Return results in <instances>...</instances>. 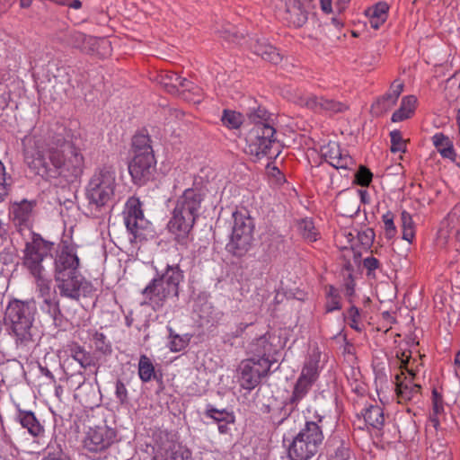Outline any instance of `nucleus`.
Segmentation results:
<instances>
[{
	"label": "nucleus",
	"instance_id": "1",
	"mask_svg": "<svg viewBox=\"0 0 460 460\" xmlns=\"http://www.w3.org/2000/svg\"><path fill=\"white\" fill-rule=\"evenodd\" d=\"M22 143L24 162L42 178L62 177L67 182H74L83 174L84 156L62 132L49 133L47 138L26 136Z\"/></svg>",
	"mask_w": 460,
	"mask_h": 460
},
{
	"label": "nucleus",
	"instance_id": "2",
	"mask_svg": "<svg viewBox=\"0 0 460 460\" xmlns=\"http://www.w3.org/2000/svg\"><path fill=\"white\" fill-rule=\"evenodd\" d=\"M54 243L45 240L40 234L31 233V241L25 243L22 251V265L34 277L36 288L43 298V309L56 321L61 315L58 301L51 299V279L48 269L52 264Z\"/></svg>",
	"mask_w": 460,
	"mask_h": 460
},
{
	"label": "nucleus",
	"instance_id": "3",
	"mask_svg": "<svg viewBox=\"0 0 460 460\" xmlns=\"http://www.w3.org/2000/svg\"><path fill=\"white\" fill-rule=\"evenodd\" d=\"M314 419L306 420L298 411L292 410L279 421V425L291 427L295 424L300 427L288 447V456L290 460H310L318 453L324 439L322 424L323 417L316 415Z\"/></svg>",
	"mask_w": 460,
	"mask_h": 460
},
{
	"label": "nucleus",
	"instance_id": "4",
	"mask_svg": "<svg viewBox=\"0 0 460 460\" xmlns=\"http://www.w3.org/2000/svg\"><path fill=\"white\" fill-rule=\"evenodd\" d=\"M155 277L142 290L145 301L153 310L162 309L168 300L178 298L179 286L184 275L179 264L159 263L155 265Z\"/></svg>",
	"mask_w": 460,
	"mask_h": 460
},
{
	"label": "nucleus",
	"instance_id": "5",
	"mask_svg": "<svg viewBox=\"0 0 460 460\" xmlns=\"http://www.w3.org/2000/svg\"><path fill=\"white\" fill-rule=\"evenodd\" d=\"M116 188V172L111 166L97 169L91 177L85 191V214L100 218L111 212Z\"/></svg>",
	"mask_w": 460,
	"mask_h": 460
},
{
	"label": "nucleus",
	"instance_id": "6",
	"mask_svg": "<svg viewBox=\"0 0 460 460\" xmlns=\"http://www.w3.org/2000/svg\"><path fill=\"white\" fill-rule=\"evenodd\" d=\"M36 313L37 304L34 299L13 298L9 301L5 308L4 322L18 347L27 346L33 341V323Z\"/></svg>",
	"mask_w": 460,
	"mask_h": 460
},
{
	"label": "nucleus",
	"instance_id": "7",
	"mask_svg": "<svg viewBox=\"0 0 460 460\" xmlns=\"http://www.w3.org/2000/svg\"><path fill=\"white\" fill-rule=\"evenodd\" d=\"M204 192L198 188L186 189L177 199L172 216L168 222L169 231L180 240H186L199 217Z\"/></svg>",
	"mask_w": 460,
	"mask_h": 460
},
{
	"label": "nucleus",
	"instance_id": "8",
	"mask_svg": "<svg viewBox=\"0 0 460 460\" xmlns=\"http://www.w3.org/2000/svg\"><path fill=\"white\" fill-rule=\"evenodd\" d=\"M233 217V231L226 248L232 255L241 258L252 247L254 223L247 211H236Z\"/></svg>",
	"mask_w": 460,
	"mask_h": 460
},
{
	"label": "nucleus",
	"instance_id": "9",
	"mask_svg": "<svg viewBox=\"0 0 460 460\" xmlns=\"http://www.w3.org/2000/svg\"><path fill=\"white\" fill-rule=\"evenodd\" d=\"M56 288L60 296L71 300L79 301L81 296L90 297L93 295L95 288L93 284L86 280L80 272L54 277Z\"/></svg>",
	"mask_w": 460,
	"mask_h": 460
},
{
	"label": "nucleus",
	"instance_id": "10",
	"mask_svg": "<svg viewBox=\"0 0 460 460\" xmlns=\"http://www.w3.org/2000/svg\"><path fill=\"white\" fill-rule=\"evenodd\" d=\"M275 134L273 126H252L245 137V152L258 158L270 155V148L277 141Z\"/></svg>",
	"mask_w": 460,
	"mask_h": 460
},
{
	"label": "nucleus",
	"instance_id": "11",
	"mask_svg": "<svg viewBox=\"0 0 460 460\" xmlns=\"http://www.w3.org/2000/svg\"><path fill=\"white\" fill-rule=\"evenodd\" d=\"M117 442V432L107 425L90 429L84 439V448L92 454H100L99 458L106 457L107 451Z\"/></svg>",
	"mask_w": 460,
	"mask_h": 460
},
{
	"label": "nucleus",
	"instance_id": "12",
	"mask_svg": "<svg viewBox=\"0 0 460 460\" xmlns=\"http://www.w3.org/2000/svg\"><path fill=\"white\" fill-rule=\"evenodd\" d=\"M270 364L266 359L247 358L243 360L239 366L240 385L248 391L254 389L262 377L268 376L270 371Z\"/></svg>",
	"mask_w": 460,
	"mask_h": 460
},
{
	"label": "nucleus",
	"instance_id": "13",
	"mask_svg": "<svg viewBox=\"0 0 460 460\" xmlns=\"http://www.w3.org/2000/svg\"><path fill=\"white\" fill-rule=\"evenodd\" d=\"M156 161L154 154L135 155L128 164V172L132 181L138 186H143L155 179Z\"/></svg>",
	"mask_w": 460,
	"mask_h": 460
},
{
	"label": "nucleus",
	"instance_id": "14",
	"mask_svg": "<svg viewBox=\"0 0 460 460\" xmlns=\"http://www.w3.org/2000/svg\"><path fill=\"white\" fill-rule=\"evenodd\" d=\"M56 252L52 262L54 263V277L79 273L78 268L80 260L74 248L68 244H63L56 248L52 252Z\"/></svg>",
	"mask_w": 460,
	"mask_h": 460
},
{
	"label": "nucleus",
	"instance_id": "15",
	"mask_svg": "<svg viewBox=\"0 0 460 460\" xmlns=\"http://www.w3.org/2000/svg\"><path fill=\"white\" fill-rule=\"evenodd\" d=\"M276 340L277 337L270 332L253 340L249 345V351L252 355L251 358H255V361L266 359L271 367L277 362L275 355L279 351L278 344L274 343Z\"/></svg>",
	"mask_w": 460,
	"mask_h": 460
},
{
	"label": "nucleus",
	"instance_id": "16",
	"mask_svg": "<svg viewBox=\"0 0 460 460\" xmlns=\"http://www.w3.org/2000/svg\"><path fill=\"white\" fill-rule=\"evenodd\" d=\"M284 4L283 19L295 28L305 24L309 15L310 0H280Z\"/></svg>",
	"mask_w": 460,
	"mask_h": 460
},
{
	"label": "nucleus",
	"instance_id": "17",
	"mask_svg": "<svg viewBox=\"0 0 460 460\" xmlns=\"http://www.w3.org/2000/svg\"><path fill=\"white\" fill-rule=\"evenodd\" d=\"M141 207L140 200L132 197L127 201L124 212L125 225L135 239L140 236L139 230L145 229L147 225Z\"/></svg>",
	"mask_w": 460,
	"mask_h": 460
},
{
	"label": "nucleus",
	"instance_id": "18",
	"mask_svg": "<svg viewBox=\"0 0 460 460\" xmlns=\"http://www.w3.org/2000/svg\"><path fill=\"white\" fill-rule=\"evenodd\" d=\"M403 87L404 84L402 82L394 80L390 86L389 92L378 98L376 102L372 104V112L376 116H380L390 111L396 104Z\"/></svg>",
	"mask_w": 460,
	"mask_h": 460
},
{
	"label": "nucleus",
	"instance_id": "19",
	"mask_svg": "<svg viewBox=\"0 0 460 460\" xmlns=\"http://www.w3.org/2000/svg\"><path fill=\"white\" fill-rule=\"evenodd\" d=\"M36 206L35 200L22 199L12 206V219L16 229L21 233L23 228H29L32 211Z\"/></svg>",
	"mask_w": 460,
	"mask_h": 460
},
{
	"label": "nucleus",
	"instance_id": "20",
	"mask_svg": "<svg viewBox=\"0 0 460 460\" xmlns=\"http://www.w3.org/2000/svg\"><path fill=\"white\" fill-rule=\"evenodd\" d=\"M252 49L255 55L274 65L280 63L283 58L279 50L266 40H257L252 46Z\"/></svg>",
	"mask_w": 460,
	"mask_h": 460
},
{
	"label": "nucleus",
	"instance_id": "21",
	"mask_svg": "<svg viewBox=\"0 0 460 460\" xmlns=\"http://www.w3.org/2000/svg\"><path fill=\"white\" fill-rule=\"evenodd\" d=\"M66 352L84 369L96 365L93 354L77 342L73 341L68 343L66 348Z\"/></svg>",
	"mask_w": 460,
	"mask_h": 460
},
{
	"label": "nucleus",
	"instance_id": "22",
	"mask_svg": "<svg viewBox=\"0 0 460 460\" xmlns=\"http://www.w3.org/2000/svg\"><path fill=\"white\" fill-rule=\"evenodd\" d=\"M70 76L65 67H56L55 71L49 74V84L53 93L61 97L66 93V87L69 85Z\"/></svg>",
	"mask_w": 460,
	"mask_h": 460
},
{
	"label": "nucleus",
	"instance_id": "23",
	"mask_svg": "<svg viewBox=\"0 0 460 460\" xmlns=\"http://www.w3.org/2000/svg\"><path fill=\"white\" fill-rule=\"evenodd\" d=\"M85 54L105 58L111 54V42L105 38L91 37L87 42Z\"/></svg>",
	"mask_w": 460,
	"mask_h": 460
},
{
	"label": "nucleus",
	"instance_id": "24",
	"mask_svg": "<svg viewBox=\"0 0 460 460\" xmlns=\"http://www.w3.org/2000/svg\"><path fill=\"white\" fill-rule=\"evenodd\" d=\"M245 116L250 123L253 126H273L271 114L261 105H255L248 108L245 112Z\"/></svg>",
	"mask_w": 460,
	"mask_h": 460
},
{
	"label": "nucleus",
	"instance_id": "25",
	"mask_svg": "<svg viewBox=\"0 0 460 460\" xmlns=\"http://www.w3.org/2000/svg\"><path fill=\"white\" fill-rule=\"evenodd\" d=\"M432 142L442 157L448 158L452 161L456 160V154L454 149L453 142L448 137L443 133H437L432 137Z\"/></svg>",
	"mask_w": 460,
	"mask_h": 460
},
{
	"label": "nucleus",
	"instance_id": "26",
	"mask_svg": "<svg viewBox=\"0 0 460 460\" xmlns=\"http://www.w3.org/2000/svg\"><path fill=\"white\" fill-rule=\"evenodd\" d=\"M18 420L22 428L27 429L29 433L33 437H37L43 432V427L32 411H19Z\"/></svg>",
	"mask_w": 460,
	"mask_h": 460
},
{
	"label": "nucleus",
	"instance_id": "27",
	"mask_svg": "<svg viewBox=\"0 0 460 460\" xmlns=\"http://www.w3.org/2000/svg\"><path fill=\"white\" fill-rule=\"evenodd\" d=\"M417 99L413 95H408L402 98L400 108L392 115L393 122L402 121L409 119L414 112Z\"/></svg>",
	"mask_w": 460,
	"mask_h": 460
},
{
	"label": "nucleus",
	"instance_id": "28",
	"mask_svg": "<svg viewBox=\"0 0 460 460\" xmlns=\"http://www.w3.org/2000/svg\"><path fill=\"white\" fill-rule=\"evenodd\" d=\"M138 376L139 378L144 382H149L152 378L157 380L161 385L162 375L160 377L157 376L155 367L151 361V359L146 355H141L138 362Z\"/></svg>",
	"mask_w": 460,
	"mask_h": 460
},
{
	"label": "nucleus",
	"instance_id": "29",
	"mask_svg": "<svg viewBox=\"0 0 460 460\" xmlns=\"http://www.w3.org/2000/svg\"><path fill=\"white\" fill-rule=\"evenodd\" d=\"M365 422L377 429H381L385 423L383 409L378 405H369L363 413Z\"/></svg>",
	"mask_w": 460,
	"mask_h": 460
},
{
	"label": "nucleus",
	"instance_id": "30",
	"mask_svg": "<svg viewBox=\"0 0 460 460\" xmlns=\"http://www.w3.org/2000/svg\"><path fill=\"white\" fill-rule=\"evenodd\" d=\"M445 96L451 105L460 102V71L447 80Z\"/></svg>",
	"mask_w": 460,
	"mask_h": 460
},
{
	"label": "nucleus",
	"instance_id": "31",
	"mask_svg": "<svg viewBox=\"0 0 460 460\" xmlns=\"http://www.w3.org/2000/svg\"><path fill=\"white\" fill-rule=\"evenodd\" d=\"M181 81L179 83L178 93H181L189 102H200V89L186 78L181 77Z\"/></svg>",
	"mask_w": 460,
	"mask_h": 460
},
{
	"label": "nucleus",
	"instance_id": "32",
	"mask_svg": "<svg viewBox=\"0 0 460 460\" xmlns=\"http://www.w3.org/2000/svg\"><path fill=\"white\" fill-rule=\"evenodd\" d=\"M421 386L417 384L398 383L396 385V394L399 399V402H408L413 400L420 393Z\"/></svg>",
	"mask_w": 460,
	"mask_h": 460
},
{
	"label": "nucleus",
	"instance_id": "33",
	"mask_svg": "<svg viewBox=\"0 0 460 460\" xmlns=\"http://www.w3.org/2000/svg\"><path fill=\"white\" fill-rule=\"evenodd\" d=\"M312 384L308 383L307 381H303L301 379H297L292 395L288 399V402H287V405H290L291 408L289 411L292 410L294 411H296V407L299 403V402L305 396V394L308 393L310 388L312 387Z\"/></svg>",
	"mask_w": 460,
	"mask_h": 460
},
{
	"label": "nucleus",
	"instance_id": "34",
	"mask_svg": "<svg viewBox=\"0 0 460 460\" xmlns=\"http://www.w3.org/2000/svg\"><path fill=\"white\" fill-rule=\"evenodd\" d=\"M180 82H182L181 77L174 72H166L159 75V83L172 94L179 93Z\"/></svg>",
	"mask_w": 460,
	"mask_h": 460
},
{
	"label": "nucleus",
	"instance_id": "35",
	"mask_svg": "<svg viewBox=\"0 0 460 460\" xmlns=\"http://www.w3.org/2000/svg\"><path fill=\"white\" fill-rule=\"evenodd\" d=\"M204 414L217 423L223 421L234 422V416L233 412L228 411L226 409L218 410L210 404L207 405Z\"/></svg>",
	"mask_w": 460,
	"mask_h": 460
},
{
	"label": "nucleus",
	"instance_id": "36",
	"mask_svg": "<svg viewBox=\"0 0 460 460\" xmlns=\"http://www.w3.org/2000/svg\"><path fill=\"white\" fill-rule=\"evenodd\" d=\"M318 359L309 358L305 364L298 378L313 385L318 378Z\"/></svg>",
	"mask_w": 460,
	"mask_h": 460
},
{
	"label": "nucleus",
	"instance_id": "37",
	"mask_svg": "<svg viewBox=\"0 0 460 460\" xmlns=\"http://www.w3.org/2000/svg\"><path fill=\"white\" fill-rule=\"evenodd\" d=\"M46 451V456L42 460H71L57 439L48 445Z\"/></svg>",
	"mask_w": 460,
	"mask_h": 460
},
{
	"label": "nucleus",
	"instance_id": "38",
	"mask_svg": "<svg viewBox=\"0 0 460 460\" xmlns=\"http://www.w3.org/2000/svg\"><path fill=\"white\" fill-rule=\"evenodd\" d=\"M151 140L147 135L137 134L133 137L132 146L134 148L135 155L137 154H154L151 146Z\"/></svg>",
	"mask_w": 460,
	"mask_h": 460
},
{
	"label": "nucleus",
	"instance_id": "39",
	"mask_svg": "<svg viewBox=\"0 0 460 460\" xmlns=\"http://www.w3.org/2000/svg\"><path fill=\"white\" fill-rule=\"evenodd\" d=\"M169 332V348L172 351L179 352L184 349L190 341V337L189 335H179L176 334L172 328H168Z\"/></svg>",
	"mask_w": 460,
	"mask_h": 460
},
{
	"label": "nucleus",
	"instance_id": "40",
	"mask_svg": "<svg viewBox=\"0 0 460 460\" xmlns=\"http://www.w3.org/2000/svg\"><path fill=\"white\" fill-rule=\"evenodd\" d=\"M91 36H87L80 31H71L67 34V43L75 49H80L83 53L86 52L87 42Z\"/></svg>",
	"mask_w": 460,
	"mask_h": 460
},
{
	"label": "nucleus",
	"instance_id": "41",
	"mask_svg": "<svg viewBox=\"0 0 460 460\" xmlns=\"http://www.w3.org/2000/svg\"><path fill=\"white\" fill-rule=\"evenodd\" d=\"M221 120L224 126L235 129L243 124V116L234 111L224 110Z\"/></svg>",
	"mask_w": 460,
	"mask_h": 460
},
{
	"label": "nucleus",
	"instance_id": "42",
	"mask_svg": "<svg viewBox=\"0 0 460 460\" xmlns=\"http://www.w3.org/2000/svg\"><path fill=\"white\" fill-rule=\"evenodd\" d=\"M401 220L402 227V239L411 243L415 235L414 223L411 216L407 211H402L401 214Z\"/></svg>",
	"mask_w": 460,
	"mask_h": 460
},
{
	"label": "nucleus",
	"instance_id": "43",
	"mask_svg": "<svg viewBox=\"0 0 460 460\" xmlns=\"http://www.w3.org/2000/svg\"><path fill=\"white\" fill-rule=\"evenodd\" d=\"M93 341L97 351L102 353L103 355L111 354V345L107 341L106 336L102 332H95L93 335Z\"/></svg>",
	"mask_w": 460,
	"mask_h": 460
},
{
	"label": "nucleus",
	"instance_id": "44",
	"mask_svg": "<svg viewBox=\"0 0 460 460\" xmlns=\"http://www.w3.org/2000/svg\"><path fill=\"white\" fill-rule=\"evenodd\" d=\"M298 229L305 239L310 242L316 241L317 233L312 220L303 219L298 224Z\"/></svg>",
	"mask_w": 460,
	"mask_h": 460
},
{
	"label": "nucleus",
	"instance_id": "45",
	"mask_svg": "<svg viewBox=\"0 0 460 460\" xmlns=\"http://www.w3.org/2000/svg\"><path fill=\"white\" fill-rule=\"evenodd\" d=\"M373 179V173L365 165H360L355 173L354 182L361 187H367Z\"/></svg>",
	"mask_w": 460,
	"mask_h": 460
},
{
	"label": "nucleus",
	"instance_id": "46",
	"mask_svg": "<svg viewBox=\"0 0 460 460\" xmlns=\"http://www.w3.org/2000/svg\"><path fill=\"white\" fill-rule=\"evenodd\" d=\"M191 452L181 445H174L166 460H191Z\"/></svg>",
	"mask_w": 460,
	"mask_h": 460
},
{
	"label": "nucleus",
	"instance_id": "47",
	"mask_svg": "<svg viewBox=\"0 0 460 460\" xmlns=\"http://www.w3.org/2000/svg\"><path fill=\"white\" fill-rule=\"evenodd\" d=\"M349 109V106L341 102H338L332 99H327L323 97V101L322 103V110L332 112L338 113L343 112Z\"/></svg>",
	"mask_w": 460,
	"mask_h": 460
},
{
	"label": "nucleus",
	"instance_id": "48",
	"mask_svg": "<svg viewBox=\"0 0 460 460\" xmlns=\"http://www.w3.org/2000/svg\"><path fill=\"white\" fill-rule=\"evenodd\" d=\"M322 150L324 158L330 164H332V161H335L342 153L340 146L336 142H329Z\"/></svg>",
	"mask_w": 460,
	"mask_h": 460
},
{
	"label": "nucleus",
	"instance_id": "49",
	"mask_svg": "<svg viewBox=\"0 0 460 460\" xmlns=\"http://www.w3.org/2000/svg\"><path fill=\"white\" fill-rule=\"evenodd\" d=\"M391 137V152L398 153L405 151V142L402 139V133L399 130H394L390 133Z\"/></svg>",
	"mask_w": 460,
	"mask_h": 460
},
{
	"label": "nucleus",
	"instance_id": "50",
	"mask_svg": "<svg viewBox=\"0 0 460 460\" xmlns=\"http://www.w3.org/2000/svg\"><path fill=\"white\" fill-rule=\"evenodd\" d=\"M11 183V177H7L4 165L0 162V202L4 200L5 196H7L8 187Z\"/></svg>",
	"mask_w": 460,
	"mask_h": 460
},
{
	"label": "nucleus",
	"instance_id": "51",
	"mask_svg": "<svg viewBox=\"0 0 460 460\" xmlns=\"http://www.w3.org/2000/svg\"><path fill=\"white\" fill-rule=\"evenodd\" d=\"M388 10H389V6L386 3L379 2L372 8H368L366 11V14L367 16L379 17V18H381V20H386Z\"/></svg>",
	"mask_w": 460,
	"mask_h": 460
},
{
	"label": "nucleus",
	"instance_id": "52",
	"mask_svg": "<svg viewBox=\"0 0 460 460\" xmlns=\"http://www.w3.org/2000/svg\"><path fill=\"white\" fill-rule=\"evenodd\" d=\"M383 222L385 224V234L388 239H392L396 234V227L394 223V214L390 211L383 216Z\"/></svg>",
	"mask_w": 460,
	"mask_h": 460
},
{
	"label": "nucleus",
	"instance_id": "53",
	"mask_svg": "<svg viewBox=\"0 0 460 460\" xmlns=\"http://www.w3.org/2000/svg\"><path fill=\"white\" fill-rule=\"evenodd\" d=\"M375 231L373 228H367L358 233V239L364 248L369 249L375 240Z\"/></svg>",
	"mask_w": 460,
	"mask_h": 460
},
{
	"label": "nucleus",
	"instance_id": "54",
	"mask_svg": "<svg viewBox=\"0 0 460 460\" xmlns=\"http://www.w3.org/2000/svg\"><path fill=\"white\" fill-rule=\"evenodd\" d=\"M354 164L353 159L348 154L341 153L335 161H332V166L336 169H348Z\"/></svg>",
	"mask_w": 460,
	"mask_h": 460
},
{
	"label": "nucleus",
	"instance_id": "55",
	"mask_svg": "<svg viewBox=\"0 0 460 460\" xmlns=\"http://www.w3.org/2000/svg\"><path fill=\"white\" fill-rule=\"evenodd\" d=\"M115 394H116L117 399L119 401V402L121 404L128 402V390L126 388L125 384L120 379H118L116 382Z\"/></svg>",
	"mask_w": 460,
	"mask_h": 460
},
{
	"label": "nucleus",
	"instance_id": "56",
	"mask_svg": "<svg viewBox=\"0 0 460 460\" xmlns=\"http://www.w3.org/2000/svg\"><path fill=\"white\" fill-rule=\"evenodd\" d=\"M411 351H402L401 353H399V351H398L396 353V357L401 360L400 367L405 368L408 371L409 375L411 376V379H413L415 376V373L413 372L412 369L408 368V364H409L411 357Z\"/></svg>",
	"mask_w": 460,
	"mask_h": 460
},
{
	"label": "nucleus",
	"instance_id": "57",
	"mask_svg": "<svg viewBox=\"0 0 460 460\" xmlns=\"http://www.w3.org/2000/svg\"><path fill=\"white\" fill-rule=\"evenodd\" d=\"M349 313V318L350 319L349 326L358 331L360 332L361 329L358 327V317H359V310L357 306L351 305L350 308L348 311Z\"/></svg>",
	"mask_w": 460,
	"mask_h": 460
},
{
	"label": "nucleus",
	"instance_id": "58",
	"mask_svg": "<svg viewBox=\"0 0 460 460\" xmlns=\"http://www.w3.org/2000/svg\"><path fill=\"white\" fill-rule=\"evenodd\" d=\"M323 101V96L312 95L305 99V105L311 110L318 111L322 110V103Z\"/></svg>",
	"mask_w": 460,
	"mask_h": 460
},
{
	"label": "nucleus",
	"instance_id": "59",
	"mask_svg": "<svg viewBox=\"0 0 460 460\" xmlns=\"http://www.w3.org/2000/svg\"><path fill=\"white\" fill-rule=\"evenodd\" d=\"M326 312L330 313L334 310H340L341 308V296H327V302L325 305Z\"/></svg>",
	"mask_w": 460,
	"mask_h": 460
},
{
	"label": "nucleus",
	"instance_id": "60",
	"mask_svg": "<svg viewBox=\"0 0 460 460\" xmlns=\"http://www.w3.org/2000/svg\"><path fill=\"white\" fill-rule=\"evenodd\" d=\"M349 455L350 454L349 448L341 446L336 449L335 454L331 457L330 460H349Z\"/></svg>",
	"mask_w": 460,
	"mask_h": 460
},
{
	"label": "nucleus",
	"instance_id": "61",
	"mask_svg": "<svg viewBox=\"0 0 460 460\" xmlns=\"http://www.w3.org/2000/svg\"><path fill=\"white\" fill-rule=\"evenodd\" d=\"M364 267L368 270V274L379 268V261L375 257H367L363 261Z\"/></svg>",
	"mask_w": 460,
	"mask_h": 460
},
{
	"label": "nucleus",
	"instance_id": "62",
	"mask_svg": "<svg viewBox=\"0 0 460 460\" xmlns=\"http://www.w3.org/2000/svg\"><path fill=\"white\" fill-rule=\"evenodd\" d=\"M220 36L228 41L238 42V35L236 31H233L231 29H223L219 31Z\"/></svg>",
	"mask_w": 460,
	"mask_h": 460
},
{
	"label": "nucleus",
	"instance_id": "63",
	"mask_svg": "<svg viewBox=\"0 0 460 460\" xmlns=\"http://www.w3.org/2000/svg\"><path fill=\"white\" fill-rule=\"evenodd\" d=\"M349 279H350V280L349 282H347L345 285V295L348 297L352 296L355 292V289H354L355 283H354V280L352 279L351 274H349Z\"/></svg>",
	"mask_w": 460,
	"mask_h": 460
},
{
	"label": "nucleus",
	"instance_id": "64",
	"mask_svg": "<svg viewBox=\"0 0 460 460\" xmlns=\"http://www.w3.org/2000/svg\"><path fill=\"white\" fill-rule=\"evenodd\" d=\"M252 324L251 323H240L237 326H236V329L234 332H232V337L233 338H237L239 336L242 335V333L245 331V329L250 326Z\"/></svg>",
	"mask_w": 460,
	"mask_h": 460
}]
</instances>
